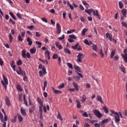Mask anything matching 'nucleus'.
<instances>
[{
  "label": "nucleus",
  "mask_w": 127,
  "mask_h": 127,
  "mask_svg": "<svg viewBox=\"0 0 127 127\" xmlns=\"http://www.w3.org/2000/svg\"><path fill=\"white\" fill-rule=\"evenodd\" d=\"M39 68L42 69V71H43V72L42 70H40L39 71L40 77H43V74L44 75H46V74H47V72L46 71V67H45V66H42V64H40L39 65Z\"/></svg>",
  "instance_id": "f257e3e1"
},
{
  "label": "nucleus",
  "mask_w": 127,
  "mask_h": 127,
  "mask_svg": "<svg viewBox=\"0 0 127 127\" xmlns=\"http://www.w3.org/2000/svg\"><path fill=\"white\" fill-rule=\"evenodd\" d=\"M111 113L115 115V116H114L115 118V122L116 123H120V122H121V119H120V114H119L118 112H116L113 110H111Z\"/></svg>",
  "instance_id": "f03ea898"
},
{
  "label": "nucleus",
  "mask_w": 127,
  "mask_h": 127,
  "mask_svg": "<svg viewBox=\"0 0 127 127\" xmlns=\"http://www.w3.org/2000/svg\"><path fill=\"white\" fill-rule=\"evenodd\" d=\"M77 62L79 63H82V61H83V59L85 58V55L83 53H79L77 56Z\"/></svg>",
  "instance_id": "7ed1b4c3"
},
{
  "label": "nucleus",
  "mask_w": 127,
  "mask_h": 127,
  "mask_svg": "<svg viewBox=\"0 0 127 127\" xmlns=\"http://www.w3.org/2000/svg\"><path fill=\"white\" fill-rule=\"evenodd\" d=\"M3 77V80L1 81V84H2L3 87L5 88V89H6V85L8 84V80L7 79V78L5 77L4 74L2 75ZM4 81V82H3Z\"/></svg>",
  "instance_id": "20e7f679"
},
{
  "label": "nucleus",
  "mask_w": 127,
  "mask_h": 127,
  "mask_svg": "<svg viewBox=\"0 0 127 127\" xmlns=\"http://www.w3.org/2000/svg\"><path fill=\"white\" fill-rule=\"evenodd\" d=\"M22 57L24 58V59H25V58H28V59H30V54L29 53H27L26 54V51L25 50H23L22 51Z\"/></svg>",
  "instance_id": "39448f33"
},
{
  "label": "nucleus",
  "mask_w": 127,
  "mask_h": 127,
  "mask_svg": "<svg viewBox=\"0 0 127 127\" xmlns=\"http://www.w3.org/2000/svg\"><path fill=\"white\" fill-rule=\"evenodd\" d=\"M74 68L75 70L76 71V72L77 73L78 75H79V77H80V78H83V74L78 72H80V73L82 72V71H81V68H80V67L78 65H74Z\"/></svg>",
  "instance_id": "423d86ee"
},
{
  "label": "nucleus",
  "mask_w": 127,
  "mask_h": 127,
  "mask_svg": "<svg viewBox=\"0 0 127 127\" xmlns=\"http://www.w3.org/2000/svg\"><path fill=\"white\" fill-rule=\"evenodd\" d=\"M93 113L94 114L95 117L98 118L99 119L102 118L103 117V114L100 112V111L98 110H93Z\"/></svg>",
  "instance_id": "0eeeda50"
},
{
  "label": "nucleus",
  "mask_w": 127,
  "mask_h": 127,
  "mask_svg": "<svg viewBox=\"0 0 127 127\" xmlns=\"http://www.w3.org/2000/svg\"><path fill=\"white\" fill-rule=\"evenodd\" d=\"M37 101L40 104V105L39 106V110H40V108L41 109H42V107L44 106V105H43V101H42V100L40 98L38 97L37 98Z\"/></svg>",
  "instance_id": "6e6552de"
},
{
  "label": "nucleus",
  "mask_w": 127,
  "mask_h": 127,
  "mask_svg": "<svg viewBox=\"0 0 127 127\" xmlns=\"http://www.w3.org/2000/svg\"><path fill=\"white\" fill-rule=\"evenodd\" d=\"M57 32L58 34H60V33H61V27L59 23H57Z\"/></svg>",
  "instance_id": "1a4fd4ad"
},
{
  "label": "nucleus",
  "mask_w": 127,
  "mask_h": 127,
  "mask_svg": "<svg viewBox=\"0 0 127 127\" xmlns=\"http://www.w3.org/2000/svg\"><path fill=\"white\" fill-rule=\"evenodd\" d=\"M39 112L40 115V120L41 121H42V120H43V109L40 108V109H39Z\"/></svg>",
  "instance_id": "9d476101"
},
{
  "label": "nucleus",
  "mask_w": 127,
  "mask_h": 127,
  "mask_svg": "<svg viewBox=\"0 0 127 127\" xmlns=\"http://www.w3.org/2000/svg\"><path fill=\"white\" fill-rule=\"evenodd\" d=\"M92 12L93 13V15L97 16L98 19H101V17L100 16V15H99V12H98L97 10H96L95 11L93 10Z\"/></svg>",
  "instance_id": "9b49d317"
},
{
  "label": "nucleus",
  "mask_w": 127,
  "mask_h": 127,
  "mask_svg": "<svg viewBox=\"0 0 127 127\" xmlns=\"http://www.w3.org/2000/svg\"><path fill=\"white\" fill-rule=\"evenodd\" d=\"M20 112L21 115L23 116V117H25V116H26V111H25V110H24L23 107H21Z\"/></svg>",
  "instance_id": "f8f14e48"
},
{
  "label": "nucleus",
  "mask_w": 127,
  "mask_h": 127,
  "mask_svg": "<svg viewBox=\"0 0 127 127\" xmlns=\"http://www.w3.org/2000/svg\"><path fill=\"white\" fill-rule=\"evenodd\" d=\"M105 36L107 38H109L110 41H113V35H110L109 33H107Z\"/></svg>",
  "instance_id": "ddd939ff"
},
{
  "label": "nucleus",
  "mask_w": 127,
  "mask_h": 127,
  "mask_svg": "<svg viewBox=\"0 0 127 127\" xmlns=\"http://www.w3.org/2000/svg\"><path fill=\"white\" fill-rule=\"evenodd\" d=\"M34 111H35V105H32L31 108H29V113L32 114Z\"/></svg>",
  "instance_id": "4468645a"
},
{
  "label": "nucleus",
  "mask_w": 127,
  "mask_h": 127,
  "mask_svg": "<svg viewBox=\"0 0 127 127\" xmlns=\"http://www.w3.org/2000/svg\"><path fill=\"white\" fill-rule=\"evenodd\" d=\"M72 85H73V87H74L76 91L77 92H78V91H79V87H78V83H77V82H73L72 83Z\"/></svg>",
  "instance_id": "2eb2a0df"
},
{
  "label": "nucleus",
  "mask_w": 127,
  "mask_h": 127,
  "mask_svg": "<svg viewBox=\"0 0 127 127\" xmlns=\"http://www.w3.org/2000/svg\"><path fill=\"white\" fill-rule=\"evenodd\" d=\"M96 100L97 101H98V102H100L102 104H104V101H103V99L100 95H98L97 96Z\"/></svg>",
  "instance_id": "dca6fc26"
},
{
  "label": "nucleus",
  "mask_w": 127,
  "mask_h": 127,
  "mask_svg": "<svg viewBox=\"0 0 127 127\" xmlns=\"http://www.w3.org/2000/svg\"><path fill=\"white\" fill-rule=\"evenodd\" d=\"M10 65L11 67V68H12L13 71H16V70L15 69V65H14V61H12L11 62V63L10 64Z\"/></svg>",
  "instance_id": "f3484780"
},
{
  "label": "nucleus",
  "mask_w": 127,
  "mask_h": 127,
  "mask_svg": "<svg viewBox=\"0 0 127 127\" xmlns=\"http://www.w3.org/2000/svg\"><path fill=\"white\" fill-rule=\"evenodd\" d=\"M27 42H28V45H29V46H31V45H32V43H33V42H32V40H31L30 38L27 37Z\"/></svg>",
  "instance_id": "a211bd4d"
},
{
  "label": "nucleus",
  "mask_w": 127,
  "mask_h": 127,
  "mask_svg": "<svg viewBox=\"0 0 127 127\" xmlns=\"http://www.w3.org/2000/svg\"><path fill=\"white\" fill-rule=\"evenodd\" d=\"M16 88L18 91H19V92H23V89L21 88V86L19 84H17Z\"/></svg>",
  "instance_id": "6ab92c4d"
},
{
  "label": "nucleus",
  "mask_w": 127,
  "mask_h": 127,
  "mask_svg": "<svg viewBox=\"0 0 127 127\" xmlns=\"http://www.w3.org/2000/svg\"><path fill=\"white\" fill-rule=\"evenodd\" d=\"M57 119L58 120H60V121H61L62 122L63 121V118H62V116L60 114V112H58V116L57 117Z\"/></svg>",
  "instance_id": "aec40b11"
},
{
  "label": "nucleus",
  "mask_w": 127,
  "mask_h": 127,
  "mask_svg": "<svg viewBox=\"0 0 127 127\" xmlns=\"http://www.w3.org/2000/svg\"><path fill=\"white\" fill-rule=\"evenodd\" d=\"M122 58L124 59L125 62L127 63V54H125V55H122Z\"/></svg>",
  "instance_id": "412c9836"
},
{
  "label": "nucleus",
  "mask_w": 127,
  "mask_h": 127,
  "mask_svg": "<svg viewBox=\"0 0 127 127\" xmlns=\"http://www.w3.org/2000/svg\"><path fill=\"white\" fill-rule=\"evenodd\" d=\"M93 10H93V9H85V12H86V13L90 15L92 12H93Z\"/></svg>",
  "instance_id": "4be33fe9"
},
{
  "label": "nucleus",
  "mask_w": 127,
  "mask_h": 127,
  "mask_svg": "<svg viewBox=\"0 0 127 127\" xmlns=\"http://www.w3.org/2000/svg\"><path fill=\"white\" fill-rule=\"evenodd\" d=\"M17 118H18V120L19 121V122L20 123H21V122H22V121H23V118H22V117H21V116H20V115H19V114H18L17 115Z\"/></svg>",
  "instance_id": "5701e85b"
},
{
  "label": "nucleus",
  "mask_w": 127,
  "mask_h": 127,
  "mask_svg": "<svg viewBox=\"0 0 127 127\" xmlns=\"http://www.w3.org/2000/svg\"><path fill=\"white\" fill-rule=\"evenodd\" d=\"M92 49L95 51V52H98V46L97 45L93 44L92 46Z\"/></svg>",
  "instance_id": "b1692460"
},
{
  "label": "nucleus",
  "mask_w": 127,
  "mask_h": 127,
  "mask_svg": "<svg viewBox=\"0 0 127 127\" xmlns=\"http://www.w3.org/2000/svg\"><path fill=\"white\" fill-rule=\"evenodd\" d=\"M86 100H87V96H86V95H82V96L81 97L82 103H85V102H86Z\"/></svg>",
  "instance_id": "393cba45"
},
{
  "label": "nucleus",
  "mask_w": 127,
  "mask_h": 127,
  "mask_svg": "<svg viewBox=\"0 0 127 127\" xmlns=\"http://www.w3.org/2000/svg\"><path fill=\"white\" fill-rule=\"evenodd\" d=\"M35 52H36V48L35 47H33L30 49L31 54H35Z\"/></svg>",
  "instance_id": "a878e982"
},
{
  "label": "nucleus",
  "mask_w": 127,
  "mask_h": 127,
  "mask_svg": "<svg viewBox=\"0 0 127 127\" xmlns=\"http://www.w3.org/2000/svg\"><path fill=\"white\" fill-rule=\"evenodd\" d=\"M5 100L7 106H9V105H10V101L9 100V98H8V97H6Z\"/></svg>",
  "instance_id": "bb28decb"
},
{
  "label": "nucleus",
  "mask_w": 127,
  "mask_h": 127,
  "mask_svg": "<svg viewBox=\"0 0 127 127\" xmlns=\"http://www.w3.org/2000/svg\"><path fill=\"white\" fill-rule=\"evenodd\" d=\"M53 91H54V92L55 94H61L62 93V91H61L60 90H57L54 89V88H53Z\"/></svg>",
  "instance_id": "cd10ccee"
},
{
  "label": "nucleus",
  "mask_w": 127,
  "mask_h": 127,
  "mask_svg": "<svg viewBox=\"0 0 127 127\" xmlns=\"http://www.w3.org/2000/svg\"><path fill=\"white\" fill-rule=\"evenodd\" d=\"M64 51L65 53H67V54H71V51L69 50V49L67 48H64Z\"/></svg>",
  "instance_id": "c85d7f7f"
},
{
  "label": "nucleus",
  "mask_w": 127,
  "mask_h": 127,
  "mask_svg": "<svg viewBox=\"0 0 127 127\" xmlns=\"http://www.w3.org/2000/svg\"><path fill=\"white\" fill-rule=\"evenodd\" d=\"M119 69L121 70V71H122V72H123L125 74L127 73V72L126 71V68H125V67L123 66H119Z\"/></svg>",
  "instance_id": "c756f323"
},
{
  "label": "nucleus",
  "mask_w": 127,
  "mask_h": 127,
  "mask_svg": "<svg viewBox=\"0 0 127 127\" xmlns=\"http://www.w3.org/2000/svg\"><path fill=\"white\" fill-rule=\"evenodd\" d=\"M9 14L10 15V16H11V17L13 18V19H14V20H16V17L14 16L12 12H9Z\"/></svg>",
  "instance_id": "7c9ffc66"
},
{
  "label": "nucleus",
  "mask_w": 127,
  "mask_h": 127,
  "mask_svg": "<svg viewBox=\"0 0 127 127\" xmlns=\"http://www.w3.org/2000/svg\"><path fill=\"white\" fill-rule=\"evenodd\" d=\"M77 103V107L78 109H80V108H81L82 106H81V102L78 100H76Z\"/></svg>",
  "instance_id": "2f4dec72"
},
{
  "label": "nucleus",
  "mask_w": 127,
  "mask_h": 127,
  "mask_svg": "<svg viewBox=\"0 0 127 127\" xmlns=\"http://www.w3.org/2000/svg\"><path fill=\"white\" fill-rule=\"evenodd\" d=\"M87 31H88V30H87L86 28H84L81 32L82 35H83V36H85V34H86V32H87Z\"/></svg>",
  "instance_id": "473e14b6"
},
{
  "label": "nucleus",
  "mask_w": 127,
  "mask_h": 127,
  "mask_svg": "<svg viewBox=\"0 0 127 127\" xmlns=\"http://www.w3.org/2000/svg\"><path fill=\"white\" fill-rule=\"evenodd\" d=\"M103 110L106 114H109V110L108 109V107H107L106 106H104Z\"/></svg>",
  "instance_id": "72a5a7b5"
},
{
  "label": "nucleus",
  "mask_w": 127,
  "mask_h": 127,
  "mask_svg": "<svg viewBox=\"0 0 127 127\" xmlns=\"http://www.w3.org/2000/svg\"><path fill=\"white\" fill-rule=\"evenodd\" d=\"M122 12L124 16H126L127 15V9H123L122 10Z\"/></svg>",
  "instance_id": "f704fd0d"
},
{
  "label": "nucleus",
  "mask_w": 127,
  "mask_h": 127,
  "mask_svg": "<svg viewBox=\"0 0 127 127\" xmlns=\"http://www.w3.org/2000/svg\"><path fill=\"white\" fill-rule=\"evenodd\" d=\"M17 39L18 41H23V39L22 38V37L20 35H18Z\"/></svg>",
  "instance_id": "c9c22d12"
},
{
  "label": "nucleus",
  "mask_w": 127,
  "mask_h": 127,
  "mask_svg": "<svg viewBox=\"0 0 127 127\" xmlns=\"http://www.w3.org/2000/svg\"><path fill=\"white\" fill-rule=\"evenodd\" d=\"M116 54V51H112L111 52V58L113 59L114 56H115V54Z\"/></svg>",
  "instance_id": "e433bc0d"
},
{
  "label": "nucleus",
  "mask_w": 127,
  "mask_h": 127,
  "mask_svg": "<svg viewBox=\"0 0 127 127\" xmlns=\"http://www.w3.org/2000/svg\"><path fill=\"white\" fill-rule=\"evenodd\" d=\"M16 73L18 74V75H23V70H16Z\"/></svg>",
  "instance_id": "4c0bfd02"
},
{
  "label": "nucleus",
  "mask_w": 127,
  "mask_h": 127,
  "mask_svg": "<svg viewBox=\"0 0 127 127\" xmlns=\"http://www.w3.org/2000/svg\"><path fill=\"white\" fill-rule=\"evenodd\" d=\"M12 39H13L12 35H11V34L10 33L9 34V42H10V43H11V42H12Z\"/></svg>",
  "instance_id": "58836bf2"
},
{
  "label": "nucleus",
  "mask_w": 127,
  "mask_h": 127,
  "mask_svg": "<svg viewBox=\"0 0 127 127\" xmlns=\"http://www.w3.org/2000/svg\"><path fill=\"white\" fill-rule=\"evenodd\" d=\"M67 65L68 67V68H70V69H72L73 65L72 64H71L70 63H67Z\"/></svg>",
  "instance_id": "ea45409f"
},
{
  "label": "nucleus",
  "mask_w": 127,
  "mask_h": 127,
  "mask_svg": "<svg viewBox=\"0 0 127 127\" xmlns=\"http://www.w3.org/2000/svg\"><path fill=\"white\" fill-rule=\"evenodd\" d=\"M16 64L17 66H20V65H22V62H21V60H19L18 62H17Z\"/></svg>",
  "instance_id": "a19ab883"
},
{
  "label": "nucleus",
  "mask_w": 127,
  "mask_h": 127,
  "mask_svg": "<svg viewBox=\"0 0 127 127\" xmlns=\"http://www.w3.org/2000/svg\"><path fill=\"white\" fill-rule=\"evenodd\" d=\"M119 7L120 8H123L124 7V4H123V2L121 1H119Z\"/></svg>",
  "instance_id": "79ce46f5"
},
{
  "label": "nucleus",
  "mask_w": 127,
  "mask_h": 127,
  "mask_svg": "<svg viewBox=\"0 0 127 127\" xmlns=\"http://www.w3.org/2000/svg\"><path fill=\"white\" fill-rule=\"evenodd\" d=\"M109 121H110L109 119H105L104 120H103L101 123H102V124H107V123H108V122H109Z\"/></svg>",
  "instance_id": "37998d69"
},
{
  "label": "nucleus",
  "mask_w": 127,
  "mask_h": 127,
  "mask_svg": "<svg viewBox=\"0 0 127 127\" xmlns=\"http://www.w3.org/2000/svg\"><path fill=\"white\" fill-rule=\"evenodd\" d=\"M78 46H79V43H77L74 46H72V49H77V48H78Z\"/></svg>",
  "instance_id": "c03bdc74"
},
{
  "label": "nucleus",
  "mask_w": 127,
  "mask_h": 127,
  "mask_svg": "<svg viewBox=\"0 0 127 127\" xmlns=\"http://www.w3.org/2000/svg\"><path fill=\"white\" fill-rule=\"evenodd\" d=\"M82 117H84L85 118H88L89 117V115H88V114L87 113V112H84L82 114Z\"/></svg>",
  "instance_id": "a18cd8bd"
},
{
  "label": "nucleus",
  "mask_w": 127,
  "mask_h": 127,
  "mask_svg": "<svg viewBox=\"0 0 127 127\" xmlns=\"http://www.w3.org/2000/svg\"><path fill=\"white\" fill-rule=\"evenodd\" d=\"M64 87H65V84H64V83H62L61 85H60L58 86V88L59 89H63V88H64Z\"/></svg>",
  "instance_id": "49530a36"
},
{
  "label": "nucleus",
  "mask_w": 127,
  "mask_h": 127,
  "mask_svg": "<svg viewBox=\"0 0 127 127\" xmlns=\"http://www.w3.org/2000/svg\"><path fill=\"white\" fill-rule=\"evenodd\" d=\"M69 37L71 39H76V36H75L74 35H69Z\"/></svg>",
  "instance_id": "de8ad7c7"
},
{
  "label": "nucleus",
  "mask_w": 127,
  "mask_h": 127,
  "mask_svg": "<svg viewBox=\"0 0 127 127\" xmlns=\"http://www.w3.org/2000/svg\"><path fill=\"white\" fill-rule=\"evenodd\" d=\"M36 44L39 45V48H40V47H41V45H42V43L37 41H36Z\"/></svg>",
  "instance_id": "09e8293b"
},
{
  "label": "nucleus",
  "mask_w": 127,
  "mask_h": 127,
  "mask_svg": "<svg viewBox=\"0 0 127 127\" xmlns=\"http://www.w3.org/2000/svg\"><path fill=\"white\" fill-rule=\"evenodd\" d=\"M90 124H95V123H98V121L97 120H89Z\"/></svg>",
  "instance_id": "8fccbe9b"
},
{
  "label": "nucleus",
  "mask_w": 127,
  "mask_h": 127,
  "mask_svg": "<svg viewBox=\"0 0 127 127\" xmlns=\"http://www.w3.org/2000/svg\"><path fill=\"white\" fill-rule=\"evenodd\" d=\"M0 120L1 122L2 123V121H3V115H2L1 113H0Z\"/></svg>",
  "instance_id": "3c124183"
},
{
  "label": "nucleus",
  "mask_w": 127,
  "mask_h": 127,
  "mask_svg": "<svg viewBox=\"0 0 127 127\" xmlns=\"http://www.w3.org/2000/svg\"><path fill=\"white\" fill-rule=\"evenodd\" d=\"M75 31V29H72L71 30H68L67 31V34H70V33H73Z\"/></svg>",
  "instance_id": "603ef678"
},
{
  "label": "nucleus",
  "mask_w": 127,
  "mask_h": 127,
  "mask_svg": "<svg viewBox=\"0 0 127 127\" xmlns=\"http://www.w3.org/2000/svg\"><path fill=\"white\" fill-rule=\"evenodd\" d=\"M65 38V35H63L62 37H60L58 38L59 40H63Z\"/></svg>",
  "instance_id": "864d4df0"
},
{
  "label": "nucleus",
  "mask_w": 127,
  "mask_h": 127,
  "mask_svg": "<svg viewBox=\"0 0 127 127\" xmlns=\"http://www.w3.org/2000/svg\"><path fill=\"white\" fill-rule=\"evenodd\" d=\"M67 14V13L66 12V11H64L63 13V18L64 19H65V18H66V15Z\"/></svg>",
  "instance_id": "5fc2aeb1"
},
{
  "label": "nucleus",
  "mask_w": 127,
  "mask_h": 127,
  "mask_svg": "<svg viewBox=\"0 0 127 127\" xmlns=\"http://www.w3.org/2000/svg\"><path fill=\"white\" fill-rule=\"evenodd\" d=\"M36 37H40V36H41V34L38 32H36Z\"/></svg>",
  "instance_id": "6e6d98bb"
},
{
  "label": "nucleus",
  "mask_w": 127,
  "mask_h": 127,
  "mask_svg": "<svg viewBox=\"0 0 127 127\" xmlns=\"http://www.w3.org/2000/svg\"><path fill=\"white\" fill-rule=\"evenodd\" d=\"M42 108H43L44 113H47V110H46V107L43 105V106H42Z\"/></svg>",
  "instance_id": "4d7b16f0"
},
{
  "label": "nucleus",
  "mask_w": 127,
  "mask_h": 127,
  "mask_svg": "<svg viewBox=\"0 0 127 127\" xmlns=\"http://www.w3.org/2000/svg\"><path fill=\"white\" fill-rule=\"evenodd\" d=\"M41 20L42 21H44V22L47 23L48 20H47V19H46L45 17H43Z\"/></svg>",
  "instance_id": "13d9d810"
},
{
  "label": "nucleus",
  "mask_w": 127,
  "mask_h": 127,
  "mask_svg": "<svg viewBox=\"0 0 127 127\" xmlns=\"http://www.w3.org/2000/svg\"><path fill=\"white\" fill-rule=\"evenodd\" d=\"M74 79H75L76 81H79V80H80V76H74Z\"/></svg>",
  "instance_id": "bf43d9fd"
},
{
  "label": "nucleus",
  "mask_w": 127,
  "mask_h": 127,
  "mask_svg": "<svg viewBox=\"0 0 127 127\" xmlns=\"http://www.w3.org/2000/svg\"><path fill=\"white\" fill-rule=\"evenodd\" d=\"M58 58V55L57 54H55L53 56V59H57Z\"/></svg>",
  "instance_id": "052dcab7"
},
{
  "label": "nucleus",
  "mask_w": 127,
  "mask_h": 127,
  "mask_svg": "<svg viewBox=\"0 0 127 127\" xmlns=\"http://www.w3.org/2000/svg\"><path fill=\"white\" fill-rule=\"evenodd\" d=\"M79 8H80V9H81V10H85V8H84L83 7V5H82V4H79Z\"/></svg>",
  "instance_id": "680f3d73"
},
{
  "label": "nucleus",
  "mask_w": 127,
  "mask_h": 127,
  "mask_svg": "<svg viewBox=\"0 0 127 127\" xmlns=\"http://www.w3.org/2000/svg\"><path fill=\"white\" fill-rule=\"evenodd\" d=\"M0 65L1 66H3V61L0 58Z\"/></svg>",
  "instance_id": "e2e57ef3"
},
{
  "label": "nucleus",
  "mask_w": 127,
  "mask_h": 127,
  "mask_svg": "<svg viewBox=\"0 0 127 127\" xmlns=\"http://www.w3.org/2000/svg\"><path fill=\"white\" fill-rule=\"evenodd\" d=\"M17 16L18 18H20V19H21L22 17L21 16V14H20V13H17Z\"/></svg>",
  "instance_id": "0e129e2a"
},
{
  "label": "nucleus",
  "mask_w": 127,
  "mask_h": 127,
  "mask_svg": "<svg viewBox=\"0 0 127 127\" xmlns=\"http://www.w3.org/2000/svg\"><path fill=\"white\" fill-rule=\"evenodd\" d=\"M122 24L125 27H127V23H125V22H122Z\"/></svg>",
  "instance_id": "69168bd1"
},
{
  "label": "nucleus",
  "mask_w": 127,
  "mask_h": 127,
  "mask_svg": "<svg viewBox=\"0 0 127 127\" xmlns=\"http://www.w3.org/2000/svg\"><path fill=\"white\" fill-rule=\"evenodd\" d=\"M123 114L125 117H127V110H125Z\"/></svg>",
  "instance_id": "338daca9"
},
{
  "label": "nucleus",
  "mask_w": 127,
  "mask_h": 127,
  "mask_svg": "<svg viewBox=\"0 0 127 127\" xmlns=\"http://www.w3.org/2000/svg\"><path fill=\"white\" fill-rule=\"evenodd\" d=\"M84 127H90V125L87 123L84 124Z\"/></svg>",
  "instance_id": "774afa93"
}]
</instances>
